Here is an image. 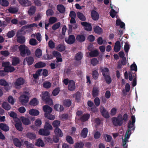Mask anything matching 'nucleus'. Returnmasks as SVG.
Instances as JSON below:
<instances>
[{
  "instance_id": "obj_44",
  "label": "nucleus",
  "mask_w": 148,
  "mask_h": 148,
  "mask_svg": "<svg viewBox=\"0 0 148 148\" xmlns=\"http://www.w3.org/2000/svg\"><path fill=\"white\" fill-rule=\"evenodd\" d=\"M44 128L46 130L50 131L53 129L52 125L48 122H46L44 126Z\"/></svg>"
},
{
  "instance_id": "obj_27",
  "label": "nucleus",
  "mask_w": 148,
  "mask_h": 148,
  "mask_svg": "<svg viewBox=\"0 0 148 148\" xmlns=\"http://www.w3.org/2000/svg\"><path fill=\"white\" fill-rule=\"evenodd\" d=\"M103 138L105 140L106 142H111L112 139V136L107 134H103Z\"/></svg>"
},
{
  "instance_id": "obj_50",
  "label": "nucleus",
  "mask_w": 148,
  "mask_h": 148,
  "mask_svg": "<svg viewBox=\"0 0 148 148\" xmlns=\"http://www.w3.org/2000/svg\"><path fill=\"white\" fill-rule=\"evenodd\" d=\"M67 142L70 144H73L74 143L72 137L69 135H67L66 137Z\"/></svg>"
},
{
  "instance_id": "obj_14",
  "label": "nucleus",
  "mask_w": 148,
  "mask_h": 148,
  "mask_svg": "<svg viewBox=\"0 0 148 148\" xmlns=\"http://www.w3.org/2000/svg\"><path fill=\"white\" fill-rule=\"evenodd\" d=\"M91 16L92 19L94 21L98 20L99 16L98 13L94 10H92L91 12Z\"/></svg>"
},
{
  "instance_id": "obj_61",
  "label": "nucleus",
  "mask_w": 148,
  "mask_h": 148,
  "mask_svg": "<svg viewBox=\"0 0 148 148\" xmlns=\"http://www.w3.org/2000/svg\"><path fill=\"white\" fill-rule=\"evenodd\" d=\"M15 35L14 32L12 30L9 32L7 33V36L9 38L13 37Z\"/></svg>"
},
{
  "instance_id": "obj_12",
  "label": "nucleus",
  "mask_w": 148,
  "mask_h": 148,
  "mask_svg": "<svg viewBox=\"0 0 148 148\" xmlns=\"http://www.w3.org/2000/svg\"><path fill=\"white\" fill-rule=\"evenodd\" d=\"M38 134L42 136H48L50 134V131L46 130L44 128H41L39 130Z\"/></svg>"
},
{
  "instance_id": "obj_45",
  "label": "nucleus",
  "mask_w": 148,
  "mask_h": 148,
  "mask_svg": "<svg viewBox=\"0 0 148 148\" xmlns=\"http://www.w3.org/2000/svg\"><path fill=\"white\" fill-rule=\"evenodd\" d=\"M2 107L4 109L7 110H10L11 108L10 105L6 102H4L3 103Z\"/></svg>"
},
{
  "instance_id": "obj_43",
  "label": "nucleus",
  "mask_w": 148,
  "mask_h": 148,
  "mask_svg": "<svg viewBox=\"0 0 148 148\" xmlns=\"http://www.w3.org/2000/svg\"><path fill=\"white\" fill-rule=\"evenodd\" d=\"M20 60L18 57L14 58L12 61V65L13 66H16L19 63Z\"/></svg>"
},
{
  "instance_id": "obj_46",
  "label": "nucleus",
  "mask_w": 148,
  "mask_h": 148,
  "mask_svg": "<svg viewBox=\"0 0 148 148\" xmlns=\"http://www.w3.org/2000/svg\"><path fill=\"white\" fill-rule=\"evenodd\" d=\"M103 77L106 82L108 84H109L111 82L112 79L110 76V74L106 75Z\"/></svg>"
},
{
  "instance_id": "obj_32",
  "label": "nucleus",
  "mask_w": 148,
  "mask_h": 148,
  "mask_svg": "<svg viewBox=\"0 0 148 148\" xmlns=\"http://www.w3.org/2000/svg\"><path fill=\"white\" fill-rule=\"evenodd\" d=\"M95 32L98 34H100L102 32V29L99 26H97L93 28Z\"/></svg>"
},
{
  "instance_id": "obj_58",
  "label": "nucleus",
  "mask_w": 148,
  "mask_h": 148,
  "mask_svg": "<svg viewBox=\"0 0 148 148\" xmlns=\"http://www.w3.org/2000/svg\"><path fill=\"white\" fill-rule=\"evenodd\" d=\"M57 21L56 18L54 17H51L50 18L49 20V22L50 24H53Z\"/></svg>"
},
{
  "instance_id": "obj_29",
  "label": "nucleus",
  "mask_w": 148,
  "mask_h": 148,
  "mask_svg": "<svg viewBox=\"0 0 148 148\" xmlns=\"http://www.w3.org/2000/svg\"><path fill=\"white\" fill-rule=\"evenodd\" d=\"M27 137L32 140H34L36 138V135L34 133L31 132L27 133L26 134Z\"/></svg>"
},
{
  "instance_id": "obj_55",
  "label": "nucleus",
  "mask_w": 148,
  "mask_h": 148,
  "mask_svg": "<svg viewBox=\"0 0 148 148\" xmlns=\"http://www.w3.org/2000/svg\"><path fill=\"white\" fill-rule=\"evenodd\" d=\"M17 41L20 44H23L25 41V37L23 36L19 37L17 38Z\"/></svg>"
},
{
  "instance_id": "obj_11",
  "label": "nucleus",
  "mask_w": 148,
  "mask_h": 148,
  "mask_svg": "<svg viewBox=\"0 0 148 148\" xmlns=\"http://www.w3.org/2000/svg\"><path fill=\"white\" fill-rule=\"evenodd\" d=\"M100 112L102 115L106 118H108L110 117L109 114L104 107H101L100 109Z\"/></svg>"
},
{
  "instance_id": "obj_51",
  "label": "nucleus",
  "mask_w": 148,
  "mask_h": 148,
  "mask_svg": "<svg viewBox=\"0 0 148 148\" xmlns=\"http://www.w3.org/2000/svg\"><path fill=\"white\" fill-rule=\"evenodd\" d=\"M99 74L98 72L96 70H94L92 71V76L93 78L95 80H97L98 78Z\"/></svg>"
},
{
  "instance_id": "obj_40",
  "label": "nucleus",
  "mask_w": 148,
  "mask_h": 148,
  "mask_svg": "<svg viewBox=\"0 0 148 148\" xmlns=\"http://www.w3.org/2000/svg\"><path fill=\"white\" fill-rule=\"evenodd\" d=\"M38 102L36 98H34L30 101L29 104L31 106H36L38 104Z\"/></svg>"
},
{
  "instance_id": "obj_59",
  "label": "nucleus",
  "mask_w": 148,
  "mask_h": 148,
  "mask_svg": "<svg viewBox=\"0 0 148 148\" xmlns=\"http://www.w3.org/2000/svg\"><path fill=\"white\" fill-rule=\"evenodd\" d=\"M84 145V144L83 143L79 142L75 144V148H83Z\"/></svg>"
},
{
  "instance_id": "obj_53",
  "label": "nucleus",
  "mask_w": 148,
  "mask_h": 148,
  "mask_svg": "<svg viewBox=\"0 0 148 148\" xmlns=\"http://www.w3.org/2000/svg\"><path fill=\"white\" fill-rule=\"evenodd\" d=\"M45 116L47 119L51 120H53L55 118V116L52 114H51L50 113H45Z\"/></svg>"
},
{
  "instance_id": "obj_39",
  "label": "nucleus",
  "mask_w": 148,
  "mask_h": 148,
  "mask_svg": "<svg viewBox=\"0 0 148 148\" xmlns=\"http://www.w3.org/2000/svg\"><path fill=\"white\" fill-rule=\"evenodd\" d=\"M77 15L79 18L81 20L84 21L86 20V18L84 14L80 12L77 13Z\"/></svg>"
},
{
  "instance_id": "obj_33",
  "label": "nucleus",
  "mask_w": 148,
  "mask_h": 148,
  "mask_svg": "<svg viewBox=\"0 0 148 148\" xmlns=\"http://www.w3.org/2000/svg\"><path fill=\"white\" fill-rule=\"evenodd\" d=\"M46 65V64L45 63L41 62H39L35 64L34 66L36 68H39L44 67Z\"/></svg>"
},
{
  "instance_id": "obj_49",
  "label": "nucleus",
  "mask_w": 148,
  "mask_h": 148,
  "mask_svg": "<svg viewBox=\"0 0 148 148\" xmlns=\"http://www.w3.org/2000/svg\"><path fill=\"white\" fill-rule=\"evenodd\" d=\"M0 4L4 7H7L9 5V3L7 0H0Z\"/></svg>"
},
{
  "instance_id": "obj_30",
  "label": "nucleus",
  "mask_w": 148,
  "mask_h": 148,
  "mask_svg": "<svg viewBox=\"0 0 148 148\" xmlns=\"http://www.w3.org/2000/svg\"><path fill=\"white\" fill-rule=\"evenodd\" d=\"M35 145L39 147H43L45 145V144L43 141L40 138H39L37 140L36 142L35 143Z\"/></svg>"
},
{
  "instance_id": "obj_7",
  "label": "nucleus",
  "mask_w": 148,
  "mask_h": 148,
  "mask_svg": "<svg viewBox=\"0 0 148 148\" xmlns=\"http://www.w3.org/2000/svg\"><path fill=\"white\" fill-rule=\"evenodd\" d=\"M131 119L132 121H130L127 125L128 128H132V130L134 131L135 130V127L134 126V123L135 122V116L132 115L131 116Z\"/></svg>"
},
{
  "instance_id": "obj_8",
  "label": "nucleus",
  "mask_w": 148,
  "mask_h": 148,
  "mask_svg": "<svg viewBox=\"0 0 148 148\" xmlns=\"http://www.w3.org/2000/svg\"><path fill=\"white\" fill-rule=\"evenodd\" d=\"M81 24L84 27L85 30L88 32L92 31V27L90 23L86 22H81Z\"/></svg>"
},
{
  "instance_id": "obj_1",
  "label": "nucleus",
  "mask_w": 148,
  "mask_h": 148,
  "mask_svg": "<svg viewBox=\"0 0 148 148\" xmlns=\"http://www.w3.org/2000/svg\"><path fill=\"white\" fill-rule=\"evenodd\" d=\"M128 119L127 114H125L123 116L121 114L118 115L117 117H113L111 119L113 124L115 126H121L124 122H126Z\"/></svg>"
},
{
  "instance_id": "obj_60",
  "label": "nucleus",
  "mask_w": 148,
  "mask_h": 148,
  "mask_svg": "<svg viewBox=\"0 0 148 148\" xmlns=\"http://www.w3.org/2000/svg\"><path fill=\"white\" fill-rule=\"evenodd\" d=\"M60 91V88L58 87L55 88L53 91L52 94L54 96L57 95Z\"/></svg>"
},
{
  "instance_id": "obj_42",
  "label": "nucleus",
  "mask_w": 148,
  "mask_h": 148,
  "mask_svg": "<svg viewBox=\"0 0 148 148\" xmlns=\"http://www.w3.org/2000/svg\"><path fill=\"white\" fill-rule=\"evenodd\" d=\"M21 120L23 123L25 125H28L30 123V121L29 119L24 117H21Z\"/></svg>"
},
{
  "instance_id": "obj_9",
  "label": "nucleus",
  "mask_w": 148,
  "mask_h": 148,
  "mask_svg": "<svg viewBox=\"0 0 148 148\" xmlns=\"http://www.w3.org/2000/svg\"><path fill=\"white\" fill-rule=\"evenodd\" d=\"M75 39L74 36L73 35H71L69 36L67 39H65L66 42L68 44L71 45L75 42Z\"/></svg>"
},
{
  "instance_id": "obj_23",
  "label": "nucleus",
  "mask_w": 148,
  "mask_h": 148,
  "mask_svg": "<svg viewBox=\"0 0 148 148\" xmlns=\"http://www.w3.org/2000/svg\"><path fill=\"white\" fill-rule=\"evenodd\" d=\"M85 39V37L83 34L78 35L76 37V40L80 42H84Z\"/></svg>"
},
{
  "instance_id": "obj_19",
  "label": "nucleus",
  "mask_w": 148,
  "mask_h": 148,
  "mask_svg": "<svg viewBox=\"0 0 148 148\" xmlns=\"http://www.w3.org/2000/svg\"><path fill=\"white\" fill-rule=\"evenodd\" d=\"M36 10V8L35 6H31L29 9L28 13L30 16L33 15L35 13Z\"/></svg>"
},
{
  "instance_id": "obj_22",
  "label": "nucleus",
  "mask_w": 148,
  "mask_h": 148,
  "mask_svg": "<svg viewBox=\"0 0 148 148\" xmlns=\"http://www.w3.org/2000/svg\"><path fill=\"white\" fill-rule=\"evenodd\" d=\"M15 126L16 129L18 131L22 132L23 130V127L22 126V124L21 122H16Z\"/></svg>"
},
{
  "instance_id": "obj_2",
  "label": "nucleus",
  "mask_w": 148,
  "mask_h": 148,
  "mask_svg": "<svg viewBox=\"0 0 148 148\" xmlns=\"http://www.w3.org/2000/svg\"><path fill=\"white\" fill-rule=\"evenodd\" d=\"M18 48L20 54L21 56L24 57L26 56H28L30 55L31 52L28 48L24 45H21L18 47V45H15L14 47L13 50L16 51V49Z\"/></svg>"
},
{
  "instance_id": "obj_54",
  "label": "nucleus",
  "mask_w": 148,
  "mask_h": 148,
  "mask_svg": "<svg viewBox=\"0 0 148 148\" xmlns=\"http://www.w3.org/2000/svg\"><path fill=\"white\" fill-rule=\"evenodd\" d=\"M132 130V128H128L127 130L125 135V138L129 139L130 137V135L131 134V131Z\"/></svg>"
},
{
  "instance_id": "obj_63",
  "label": "nucleus",
  "mask_w": 148,
  "mask_h": 148,
  "mask_svg": "<svg viewBox=\"0 0 148 148\" xmlns=\"http://www.w3.org/2000/svg\"><path fill=\"white\" fill-rule=\"evenodd\" d=\"M35 4L37 6H40L42 4V2L40 0H33Z\"/></svg>"
},
{
  "instance_id": "obj_38",
  "label": "nucleus",
  "mask_w": 148,
  "mask_h": 148,
  "mask_svg": "<svg viewBox=\"0 0 148 148\" xmlns=\"http://www.w3.org/2000/svg\"><path fill=\"white\" fill-rule=\"evenodd\" d=\"M99 90L98 88L97 87H93L92 91V95L94 97L98 96Z\"/></svg>"
},
{
  "instance_id": "obj_21",
  "label": "nucleus",
  "mask_w": 148,
  "mask_h": 148,
  "mask_svg": "<svg viewBox=\"0 0 148 148\" xmlns=\"http://www.w3.org/2000/svg\"><path fill=\"white\" fill-rule=\"evenodd\" d=\"M120 42L119 41H117L115 44L114 50L116 52H118L120 50Z\"/></svg>"
},
{
  "instance_id": "obj_4",
  "label": "nucleus",
  "mask_w": 148,
  "mask_h": 148,
  "mask_svg": "<svg viewBox=\"0 0 148 148\" xmlns=\"http://www.w3.org/2000/svg\"><path fill=\"white\" fill-rule=\"evenodd\" d=\"M2 65L4 67V70L5 72L11 73L15 70L14 67L11 66L10 63L8 62H3Z\"/></svg>"
},
{
  "instance_id": "obj_36",
  "label": "nucleus",
  "mask_w": 148,
  "mask_h": 148,
  "mask_svg": "<svg viewBox=\"0 0 148 148\" xmlns=\"http://www.w3.org/2000/svg\"><path fill=\"white\" fill-rule=\"evenodd\" d=\"M88 134V129L86 128H84L82 130L81 134V136L84 138H86L87 135Z\"/></svg>"
},
{
  "instance_id": "obj_3",
  "label": "nucleus",
  "mask_w": 148,
  "mask_h": 148,
  "mask_svg": "<svg viewBox=\"0 0 148 148\" xmlns=\"http://www.w3.org/2000/svg\"><path fill=\"white\" fill-rule=\"evenodd\" d=\"M30 93L28 92L25 91L19 98V101L22 105L25 106L29 101V96Z\"/></svg>"
},
{
  "instance_id": "obj_37",
  "label": "nucleus",
  "mask_w": 148,
  "mask_h": 148,
  "mask_svg": "<svg viewBox=\"0 0 148 148\" xmlns=\"http://www.w3.org/2000/svg\"><path fill=\"white\" fill-rule=\"evenodd\" d=\"M90 117V115L88 114H84L80 118L81 120L83 122L87 121Z\"/></svg>"
},
{
  "instance_id": "obj_26",
  "label": "nucleus",
  "mask_w": 148,
  "mask_h": 148,
  "mask_svg": "<svg viewBox=\"0 0 148 148\" xmlns=\"http://www.w3.org/2000/svg\"><path fill=\"white\" fill-rule=\"evenodd\" d=\"M24 6H28L31 5V1L28 0H18Z\"/></svg>"
},
{
  "instance_id": "obj_16",
  "label": "nucleus",
  "mask_w": 148,
  "mask_h": 148,
  "mask_svg": "<svg viewBox=\"0 0 148 148\" xmlns=\"http://www.w3.org/2000/svg\"><path fill=\"white\" fill-rule=\"evenodd\" d=\"M14 145L16 147L20 148L22 146L21 142L18 138H14L13 140Z\"/></svg>"
},
{
  "instance_id": "obj_62",
  "label": "nucleus",
  "mask_w": 148,
  "mask_h": 148,
  "mask_svg": "<svg viewBox=\"0 0 148 148\" xmlns=\"http://www.w3.org/2000/svg\"><path fill=\"white\" fill-rule=\"evenodd\" d=\"M130 69L132 71H134L135 72L137 71V66L134 62L131 65Z\"/></svg>"
},
{
  "instance_id": "obj_5",
  "label": "nucleus",
  "mask_w": 148,
  "mask_h": 148,
  "mask_svg": "<svg viewBox=\"0 0 148 148\" xmlns=\"http://www.w3.org/2000/svg\"><path fill=\"white\" fill-rule=\"evenodd\" d=\"M42 98L47 104L50 106L53 104L52 100L50 98L49 93L48 92L45 91L42 94Z\"/></svg>"
},
{
  "instance_id": "obj_13",
  "label": "nucleus",
  "mask_w": 148,
  "mask_h": 148,
  "mask_svg": "<svg viewBox=\"0 0 148 148\" xmlns=\"http://www.w3.org/2000/svg\"><path fill=\"white\" fill-rule=\"evenodd\" d=\"M75 88V82L73 80H70L68 84V89L70 91H73Z\"/></svg>"
},
{
  "instance_id": "obj_15",
  "label": "nucleus",
  "mask_w": 148,
  "mask_h": 148,
  "mask_svg": "<svg viewBox=\"0 0 148 148\" xmlns=\"http://www.w3.org/2000/svg\"><path fill=\"white\" fill-rule=\"evenodd\" d=\"M26 61L28 66L32 65L34 62L33 58L32 56H28L26 57L24 60V61Z\"/></svg>"
},
{
  "instance_id": "obj_41",
  "label": "nucleus",
  "mask_w": 148,
  "mask_h": 148,
  "mask_svg": "<svg viewBox=\"0 0 148 148\" xmlns=\"http://www.w3.org/2000/svg\"><path fill=\"white\" fill-rule=\"evenodd\" d=\"M71 104V101L70 99H66L63 101V105L65 107H69Z\"/></svg>"
},
{
  "instance_id": "obj_28",
  "label": "nucleus",
  "mask_w": 148,
  "mask_h": 148,
  "mask_svg": "<svg viewBox=\"0 0 148 148\" xmlns=\"http://www.w3.org/2000/svg\"><path fill=\"white\" fill-rule=\"evenodd\" d=\"M73 97H75V100L77 102H79L81 99V94L78 91L76 92L73 95Z\"/></svg>"
},
{
  "instance_id": "obj_6",
  "label": "nucleus",
  "mask_w": 148,
  "mask_h": 148,
  "mask_svg": "<svg viewBox=\"0 0 148 148\" xmlns=\"http://www.w3.org/2000/svg\"><path fill=\"white\" fill-rule=\"evenodd\" d=\"M25 82L24 79L22 77H19L16 79L14 85L16 88H21L20 86L23 84Z\"/></svg>"
},
{
  "instance_id": "obj_17",
  "label": "nucleus",
  "mask_w": 148,
  "mask_h": 148,
  "mask_svg": "<svg viewBox=\"0 0 148 148\" xmlns=\"http://www.w3.org/2000/svg\"><path fill=\"white\" fill-rule=\"evenodd\" d=\"M43 109L45 113H51L53 110L52 108L48 105H45L43 106Z\"/></svg>"
},
{
  "instance_id": "obj_48",
  "label": "nucleus",
  "mask_w": 148,
  "mask_h": 148,
  "mask_svg": "<svg viewBox=\"0 0 148 148\" xmlns=\"http://www.w3.org/2000/svg\"><path fill=\"white\" fill-rule=\"evenodd\" d=\"M35 54L36 57L38 58H40L42 55V50L40 49H37L35 51Z\"/></svg>"
},
{
  "instance_id": "obj_10",
  "label": "nucleus",
  "mask_w": 148,
  "mask_h": 148,
  "mask_svg": "<svg viewBox=\"0 0 148 148\" xmlns=\"http://www.w3.org/2000/svg\"><path fill=\"white\" fill-rule=\"evenodd\" d=\"M83 57V54L81 52H79L76 53L74 59L77 61H78V64L80 65L81 64V60Z\"/></svg>"
},
{
  "instance_id": "obj_24",
  "label": "nucleus",
  "mask_w": 148,
  "mask_h": 148,
  "mask_svg": "<svg viewBox=\"0 0 148 148\" xmlns=\"http://www.w3.org/2000/svg\"><path fill=\"white\" fill-rule=\"evenodd\" d=\"M0 128L5 132H8L9 130V126L6 124L3 123H0Z\"/></svg>"
},
{
  "instance_id": "obj_64",
  "label": "nucleus",
  "mask_w": 148,
  "mask_h": 148,
  "mask_svg": "<svg viewBox=\"0 0 148 148\" xmlns=\"http://www.w3.org/2000/svg\"><path fill=\"white\" fill-rule=\"evenodd\" d=\"M91 62L93 66H96L98 63V61L96 58H93L91 60Z\"/></svg>"
},
{
  "instance_id": "obj_18",
  "label": "nucleus",
  "mask_w": 148,
  "mask_h": 148,
  "mask_svg": "<svg viewBox=\"0 0 148 148\" xmlns=\"http://www.w3.org/2000/svg\"><path fill=\"white\" fill-rule=\"evenodd\" d=\"M100 69L103 76L110 74L109 70L108 68L101 67Z\"/></svg>"
},
{
  "instance_id": "obj_56",
  "label": "nucleus",
  "mask_w": 148,
  "mask_h": 148,
  "mask_svg": "<svg viewBox=\"0 0 148 148\" xmlns=\"http://www.w3.org/2000/svg\"><path fill=\"white\" fill-rule=\"evenodd\" d=\"M60 122L58 120H55L52 123V125L53 126L56 128V127H58L60 125Z\"/></svg>"
},
{
  "instance_id": "obj_57",
  "label": "nucleus",
  "mask_w": 148,
  "mask_h": 148,
  "mask_svg": "<svg viewBox=\"0 0 148 148\" xmlns=\"http://www.w3.org/2000/svg\"><path fill=\"white\" fill-rule=\"evenodd\" d=\"M60 23L58 22L54 24L52 26V29L53 30H55L58 29L60 25Z\"/></svg>"
},
{
  "instance_id": "obj_20",
  "label": "nucleus",
  "mask_w": 148,
  "mask_h": 148,
  "mask_svg": "<svg viewBox=\"0 0 148 148\" xmlns=\"http://www.w3.org/2000/svg\"><path fill=\"white\" fill-rule=\"evenodd\" d=\"M54 133L57 136L60 137H62L63 136V133L59 127H56L55 128Z\"/></svg>"
},
{
  "instance_id": "obj_25",
  "label": "nucleus",
  "mask_w": 148,
  "mask_h": 148,
  "mask_svg": "<svg viewBox=\"0 0 148 148\" xmlns=\"http://www.w3.org/2000/svg\"><path fill=\"white\" fill-rule=\"evenodd\" d=\"M9 13L14 14L16 13L18 11V8L16 7H10L7 10Z\"/></svg>"
},
{
  "instance_id": "obj_31",
  "label": "nucleus",
  "mask_w": 148,
  "mask_h": 148,
  "mask_svg": "<svg viewBox=\"0 0 148 148\" xmlns=\"http://www.w3.org/2000/svg\"><path fill=\"white\" fill-rule=\"evenodd\" d=\"M66 47L64 44H60L57 47V50L60 52H62L65 50Z\"/></svg>"
},
{
  "instance_id": "obj_35",
  "label": "nucleus",
  "mask_w": 148,
  "mask_h": 148,
  "mask_svg": "<svg viewBox=\"0 0 148 148\" xmlns=\"http://www.w3.org/2000/svg\"><path fill=\"white\" fill-rule=\"evenodd\" d=\"M57 8L58 10L61 13H64L65 10V7L62 4L58 5L57 6Z\"/></svg>"
},
{
  "instance_id": "obj_52",
  "label": "nucleus",
  "mask_w": 148,
  "mask_h": 148,
  "mask_svg": "<svg viewBox=\"0 0 148 148\" xmlns=\"http://www.w3.org/2000/svg\"><path fill=\"white\" fill-rule=\"evenodd\" d=\"M24 144L27 148H33L34 147L33 144L30 143L27 140L25 141Z\"/></svg>"
},
{
  "instance_id": "obj_34",
  "label": "nucleus",
  "mask_w": 148,
  "mask_h": 148,
  "mask_svg": "<svg viewBox=\"0 0 148 148\" xmlns=\"http://www.w3.org/2000/svg\"><path fill=\"white\" fill-rule=\"evenodd\" d=\"M29 113L32 115L37 116L39 115V112L37 110L34 109H31L29 110Z\"/></svg>"
},
{
  "instance_id": "obj_47",
  "label": "nucleus",
  "mask_w": 148,
  "mask_h": 148,
  "mask_svg": "<svg viewBox=\"0 0 148 148\" xmlns=\"http://www.w3.org/2000/svg\"><path fill=\"white\" fill-rule=\"evenodd\" d=\"M99 55V52L97 50L91 51L89 53V55L91 57L97 56Z\"/></svg>"
}]
</instances>
